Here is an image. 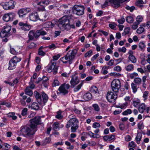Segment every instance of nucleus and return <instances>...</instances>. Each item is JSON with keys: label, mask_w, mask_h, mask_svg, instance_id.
I'll return each instance as SVG.
<instances>
[{"label": "nucleus", "mask_w": 150, "mask_h": 150, "mask_svg": "<svg viewBox=\"0 0 150 150\" xmlns=\"http://www.w3.org/2000/svg\"><path fill=\"white\" fill-rule=\"evenodd\" d=\"M29 18L30 20L33 21H36L40 19L37 12L31 13L29 16Z\"/></svg>", "instance_id": "18"}, {"label": "nucleus", "mask_w": 150, "mask_h": 150, "mask_svg": "<svg viewBox=\"0 0 150 150\" xmlns=\"http://www.w3.org/2000/svg\"><path fill=\"white\" fill-rule=\"evenodd\" d=\"M92 127L94 128H99L100 127V125L99 123L95 122L93 124Z\"/></svg>", "instance_id": "60"}, {"label": "nucleus", "mask_w": 150, "mask_h": 150, "mask_svg": "<svg viewBox=\"0 0 150 150\" xmlns=\"http://www.w3.org/2000/svg\"><path fill=\"white\" fill-rule=\"evenodd\" d=\"M131 86L133 92L135 93L137 91V85L134 83H132Z\"/></svg>", "instance_id": "51"}, {"label": "nucleus", "mask_w": 150, "mask_h": 150, "mask_svg": "<svg viewBox=\"0 0 150 150\" xmlns=\"http://www.w3.org/2000/svg\"><path fill=\"white\" fill-rule=\"evenodd\" d=\"M11 29V27L10 25H7L4 26L0 33L1 37L2 38L9 37L11 35L10 32Z\"/></svg>", "instance_id": "6"}, {"label": "nucleus", "mask_w": 150, "mask_h": 150, "mask_svg": "<svg viewBox=\"0 0 150 150\" xmlns=\"http://www.w3.org/2000/svg\"><path fill=\"white\" fill-rule=\"evenodd\" d=\"M137 126L138 128L140 130L143 129L144 127L143 123L142 122H139L137 124Z\"/></svg>", "instance_id": "49"}, {"label": "nucleus", "mask_w": 150, "mask_h": 150, "mask_svg": "<svg viewBox=\"0 0 150 150\" xmlns=\"http://www.w3.org/2000/svg\"><path fill=\"white\" fill-rule=\"evenodd\" d=\"M26 14L25 11V8H23L20 9L18 12V14L20 18H23Z\"/></svg>", "instance_id": "22"}, {"label": "nucleus", "mask_w": 150, "mask_h": 150, "mask_svg": "<svg viewBox=\"0 0 150 150\" xmlns=\"http://www.w3.org/2000/svg\"><path fill=\"white\" fill-rule=\"evenodd\" d=\"M136 19V22L139 24L140 22H142L143 20V17L142 16H138L137 17Z\"/></svg>", "instance_id": "47"}, {"label": "nucleus", "mask_w": 150, "mask_h": 150, "mask_svg": "<svg viewBox=\"0 0 150 150\" xmlns=\"http://www.w3.org/2000/svg\"><path fill=\"white\" fill-rule=\"evenodd\" d=\"M79 82V79L78 76L74 75L71 76V79L70 83L71 84V87L74 88L77 84Z\"/></svg>", "instance_id": "14"}, {"label": "nucleus", "mask_w": 150, "mask_h": 150, "mask_svg": "<svg viewBox=\"0 0 150 150\" xmlns=\"http://www.w3.org/2000/svg\"><path fill=\"white\" fill-rule=\"evenodd\" d=\"M139 47L140 49V50H142L145 47V45L143 42H140L139 44Z\"/></svg>", "instance_id": "48"}, {"label": "nucleus", "mask_w": 150, "mask_h": 150, "mask_svg": "<svg viewBox=\"0 0 150 150\" xmlns=\"http://www.w3.org/2000/svg\"><path fill=\"white\" fill-rule=\"evenodd\" d=\"M60 85L59 82L57 80H54L52 84V86L53 87H55L57 86H58Z\"/></svg>", "instance_id": "53"}, {"label": "nucleus", "mask_w": 150, "mask_h": 150, "mask_svg": "<svg viewBox=\"0 0 150 150\" xmlns=\"http://www.w3.org/2000/svg\"><path fill=\"white\" fill-rule=\"evenodd\" d=\"M50 2L48 0H42L40 2H38L37 4L41 6H44L48 5L49 4Z\"/></svg>", "instance_id": "25"}, {"label": "nucleus", "mask_w": 150, "mask_h": 150, "mask_svg": "<svg viewBox=\"0 0 150 150\" xmlns=\"http://www.w3.org/2000/svg\"><path fill=\"white\" fill-rule=\"evenodd\" d=\"M69 118L70 120L67 122L66 125V127L69 128L71 127V132H75L79 127V121L75 117V116L73 114L70 115L69 116Z\"/></svg>", "instance_id": "2"}, {"label": "nucleus", "mask_w": 150, "mask_h": 150, "mask_svg": "<svg viewBox=\"0 0 150 150\" xmlns=\"http://www.w3.org/2000/svg\"><path fill=\"white\" fill-rule=\"evenodd\" d=\"M83 81L80 84H79L74 88V91L77 92L79 91L81 88V87L83 84Z\"/></svg>", "instance_id": "43"}, {"label": "nucleus", "mask_w": 150, "mask_h": 150, "mask_svg": "<svg viewBox=\"0 0 150 150\" xmlns=\"http://www.w3.org/2000/svg\"><path fill=\"white\" fill-rule=\"evenodd\" d=\"M91 92L93 93H98V89L97 87L95 86H93L91 88Z\"/></svg>", "instance_id": "27"}, {"label": "nucleus", "mask_w": 150, "mask_h": 150, "mask_svg": "<svg viewBox=\"0 0 150 150\" xmlns=\"http://www.w3.org/2000/svg\"><path fill=\"white\" fill-rule=\"evenodd\" d=\"M48 80V79L47 77L45 76L43 77L42 83L44 87L45 88H47L49 82Z\"/></svg>", "instance_id": "21"}, {"label": "nucleus", "mask_w": 150, "mask_h": 150, "mask_svg": "<svg viewBox=\"0 0 150 150\" xmlns=\"http://www.w3.org/2000/svg\"><path fill=\"white\" fill-rule=\"evenodd\" d=\"M138 76V74L137 73L134 72L132 73L129 76L130 78L132 79L134 78L137 76Z\"/></svg>", "instance_id": "64"}, {"label": "nucleus", "mask_w": 150, "mask_h": 150, "mask_svg": "<svg viewBox=\"0 0 150 150\" xmlns=\"http://www.w3.org/2000/svg\"><path fill=\"white\" fill-rule=\"evenodd\" d=\"M145 106L144 103L141 104L139 107V110L141 113H143L145 110Z\"/></svg>", "instance_id": "29"}, {"label": "nucleus", "mask_w": 150, "mask_h": 150, "mask_svg": "<svg viewBox=\"0 0 150 150\" xmlns=\"http://www.w3.org/2000/svg\"><path fill=\"white\" fill-rule=\"evenodd\" d=\"M3 149L5 150H8L10 147V146L9 144H4V145L2 146Z\"/></svg>", "instance_id": "58"}, {"label": "nucleus", "mask_w": 150, "mask_h": 150, "mask_svg": "<svg viewBox=\"0 0 150 150\" xmlns=\"http://www.w3.org/2000/svg\"><path fill=\"white\" fill-rule=\"evenodd\" d=\"M77 52V50H74L71 51H69L64 57H61L60 59L61 61H63L64 59H65L66 61L69 62V64H71L72 62V60L74 58V57Z\"/></svg>", "instance_id": "4"}, {"label": "nucleus", "mask_w": 150, "mask_h": 150, "mask_svg": "<svg viewBox=\"0 0 150 150\" xmlns=\"http://www.w3.org/2000/svg\"><path fill=\"white\" fill-rule=\"evenodd\" d=\"M128 58L132 63H135L137 62V59L134 55H129Z\"/></svg>", "instance_id": "28"}, {"label": "nucleus", "mask_w": 150, "mask_h": 150, "mask_svg": "<svg viewBox=\"0 0 150 150\" xmlns=\"http://www.w3.org/2000/svg\"><path fill=\"white\" fill-rule=\"evenodd\" d=\"M72 110L77 115H79L81 113V111L80 110H79L76 108H73Z\"/></svg>", "instance_id": "59"}, {"label": "nucleus", "mask_w": 150, "mask_h": 150, "mask_svg": "<svg viewBox=\"0 0 150 150\" xmlns=\"http://www.w3.org/2000/svg\"><path fill=\"white\" fill-rule=\"evenodd\" d=\"M144 27L142 26V25L140 26V27L137 29L136 32L137 33L141 34L144 31L145 29Z\"/></svg>", "instance_id": "31"}, {"label": "nucleus", "mask_w": 150, "mask_h": 150, "mask_svg": "<svg viewBox=\"0 0 150 150\" xmlns=\"http://www.w3.org/2000/svg\"><path fill=\"white\" fill-rule=\"evenodd\" d=\"M19 25L21 26V29L24 31L29 30L31 28V26L27 23L20 22Z\"/></svg>", "instance_id": "17"}, {"label": "nucleus", "mask_w": 150, "mask_h": 150, "mask_svg": "<svg viewBox=\"0 0 150 150\" xmlns=\"http://www.w3.org/2000/svg\"><path fill=\"white\" fill-rule=\"evenodd\" d=\"M132 113V111L130 109H127L122 113V114L124 115H127L128 114H130Z\"/></svg>", "instance_id": "46"}, {"label": "nucleus", "mask_w": 150, "mask_h": 150, "mask_svg": "<svg viewBox=\"0 0 150 150\" xmlns=\"http://www.w3.org/2000/svg\"><path fill=\"white\" fill-rule=\"evenodd\" d=\"M1 5L5 10H10L13 9L15 7L14 2L11 0L8 2L2 3L1 4Z\"/></svg>", "instance_id": "8"}, {"label": "nucleus", "mask_w": 150, "mask_h": 150, "mask_svg": "<svg viewBox=\"0 0 150 150\" xmlns=\"http://www.w3.org/2000/svg\"><path fill=\"white\" fill-rule=\"evenodd\" d=\"M31 108L35 110H38L39 109V106L38 103L35 102L33 103L31 105Z\"/></svg>", "instance_id": "34"}, {"label": "nucleus", "mask_w": 150, "mask_h": 150, "mask_svg": "<svg viewBox=\"0 0 150 150\" xmlns=\"http://www.w3.org/2000/svg\"><path fill=\"white\" fill-rule=\"evenodd\" d=\"M142 26L145 27L146 29H149L150 28V21H147L146 23H142Z\"/></svg>", "instance_id": "45"}, {"label": "nucleus", "mask_w": 150, "mask_h": 150, "mask_svg": "<svg viewBox=\"0 0 150 150\" xmlns=\"http://www.w3.org/2000/svg\"><path fill=\"white\" fill-rule=\"evenodd\" d=\"M15 115L14 112H9L7 114V116L9 117H11L13 120H15L17 119V117Z\"/></svg>", "instance_id": "39"}, {"label": "nucleus", "mask_w": 150, "mask_h": 150, "mask_svg": "<svg viewBox=\"0 0 150 150\" xmlns=\"http://www.w3.org/2000/svg\"><path fill=\"white\" fill-rule=\"evenodd\" d=\"M46 34L47 33L42 29L37 30L36 31L33 30L30 31L28 36L29 40H32L34 39V37L37 38L40 35H44Z\"/></svg>", "instance_id": "3"}, {"label": "nucleus", "mask_w": 150, "mask_h": 150, "mask_svg": "<svg viewBox=\"0 0 150 150\" xmlns=\"http://www.w3.org/2000/svg\"><path fill=\"white\" fill-rule=\"evenodd\" d=\"M83 98L84 100H81V101H88L90 100L92 97L91 94L90 93H88L85 94L83 96Z\"/></svg>", "instance_id": "20"}, {"label": "nucleus", "mask_w": 150, "mask_h": 150, "mask_svg": "<svg viewBox=\"0 0 150 150\" xmlns=\"http://www.w3.org/2000/svg\"><path fill=\"white\" fill-rule=\"evenodd\" d=\"M28 109L27 108H24L22 110L21 115L23 116H25L27 114Z\"/></svg>", "instance_id": "63"}, {"label": "nucleus", "mask_w": 150, "mask_h": 150, "mask_svg": "<svg viewBox=\"0 0 150 150\" xmlns=\"http://www.w3.org/2000/svg\"><path fill=\"white\" fill-rule=\"evenodd\" d=\"M115 137V135H105L104 136L103 138L105 140H111L114 139Z\"/></svg>", "instance_id": "26"}, {"label": "nucleus", "mask_w": 150, "mask_h": 150, "mask_svg": "<svg viewBox=\"0 0 150 150\" xmlns=\"http://www.w3.org/2000/svg\"><path fill=\"white\" fill-rule=\"evenodd\" d=\"M25 93L27 95H28L30 96H31L33 94V92L30 90L28 87L26 88L25 90Z\"/></svg>", "instance_id": "32"}, {"label": "nucleus", "mask_w": 150, "mask_h": 150, "mask_svg": "<svg viewBox=\"0 0 150 150\" xmlns=\"http://www.w3.org/2000/svg\"><path fill=\"white\" fill-rule=\"evenodd\" d=\"M109 67L107 66H104L102 68L101 72L103 74H106L108 73V69L109 68Z\"/></svg>", "instance_id": "35"}, {"label": "nucleus", "mask_w": 150, "mask_h": 150, "mask_svg": "<svg viewBox=\"0 0 150 150\" xmlns=\"http://www.w3.org/2000/svg\"><path fill=\"white\" fill-rule=\"evenodd\" d=\"M116 93L113 91V92L110 91L108 92L106 98L109 102L112 103L115 102L117 97Z\"/></svg>", "instance_id": "10"}, {"label": "nucleus", "mask_w": 150, "mask_h": 150, "mask_svg": "<svg viewBox=\"0 0 150 150\" xmlns=\"http://www.w3.org/2000/svg\"><path fill=\"white\" fill-rule=\"evenodd\" d=\"M142 134L140 133H138L137 137L136 138V140L137 144H139L140 143V141L142 138Z\"/></svg>", "instance_id": "30"}, {"label": "nucleus", "mask_w": 150, "mask_h": 150, "mask_svg": "<svg viewBox=\"0 0 150 150\" xmlns=\"http://www.w3.org/2000/svg\"><path fill=\"white\" fill-rule=\"evenodd\" d=\"M92 106L94 110L96 112H99L100 110V108L98 104L96 103L93 104L92 105Z\"/></svg>", "instance_id": "38"}, {"label": "nucleus", "mask_w": 150, "mask_h": 150, "mask_svg": "<svg viewBox=\"0 0 150 150\" xmlns=\"http://www.w3.org/2000/svg\"><path fill=\"white\" fill-rule=\"evenodd\" d=\"M52 127L53 129L55 131L59 129V123L58 122L54 123Z\"/></svg>", "instance_id": "37"}, {"label": "nucleus", "mask_w": 150, "mask_h": 150, "mask_svg": "<svg viewBox=\"0 0 150 150\" xmlns=\"http://www.w3.org/2000/svg\"><path fill=\"white\" fill-rule=\"evenodd\" d=\"M134 21V19L132 16H128L126 17V21L129 23H132Z\"/></svg>", "instance_id": "44"}, {"label": "nucleus", "mask_w": 150, "mask_h": 150, "mask_svg": "<svg viewBox=\"0 0 150 150\" xmlns=\"http://www.w3.org/2000/svg\"><path fill=\"white\" fill-rule=\"evenodd\" d=\"M56 63L55 62H51L50 65L46 67V70L48 72H51L53 70H54V73L55 74L57 71V69L55 68Z\"/></svg>", "instance_id": "16"}, {"label": "nucleus", "mask_w": 150, "mask_h": 150, "mask_svg": "<svg viewBox=\"0 0 150 150\" xmlns=\"http://www.w3.org/2000/svg\"><path fill=\"white\" fill-rule=\"evenodd\" d=\"M65 30L66 31H69L70 30L71 28H75V26L74 25L72 24L70 25V23H69L68 24H67Z\"/></svg>", "instance_id": "40"}, {"label": "nucleus", "mask_w": 150, "mask_h": 150, "mask_svg": "<svg viewBox=\"0 0 150 150\" xmlns=\"http://www.w3.org/2000/svg\"><path fill=\"white\" fill-rule=\"evenodd\" d=\"M144 1L142 0H139L136 3V5L140 8H142L143 6V4Z\"/></svg>", "instance_id": "41"}, {"label": "nucleus", "mask_w": 150, "mask_h": 150, "mask_svg": "<svg viewBox=\"0 0 150 150\" xmlns=\"http://www.w3.org/2000/svg\"><path fill=\"white\" fill-rule=\"evenodd\" d=\"M40 119V117L36 116L30 119L29 125L22 126L20 127V134L28 139L32 138L37 130V125L41 124Z\"/></svg>", "instance_id": "1"}, {"label": "nucleus", "mask_w": 150, "mask_h": 150, "mask_svg": "<svg viewBox=\"0 0 150 150\" xmlns=\"http://www.w3.org/2000/svg\"><path fill=\"white\" fill-rule=\"evenodd\" d=\"M129 32V29L128 28H126L124 29V32L122 33V35L125 36L126 35L128 34Z\"/></svg>", "instance_id": "54"}, {"label": "nucleus", "mask_w": 150, "mask_h": 150, "mask_svg": "<svg viewBox=\"0 0 150 150\" xmlns=\"http://www.w3.org/2000/svg\"><path fill=\"white\" fill-rule=\"evenodd\" d=\"M15 16L14 13L10 12L5 14L3 17V20L6 22L12 21Z\"/></svg>", "instance_id": "13"}, {"label": "nucleus", "mask_w": 150, "mask_h": 150, "mask_svg": "<svg viewBox=\"0 0 150 150\" xmlns=\"http://www.w3.org/2000/svg\"><path fill=\"white\" fill-rule=\"evenodd\" d=\"M69 22L70 21L69 18L66 16H64L59 19L58 21V26L61 30H65L67 25L68 24Z\"/></svg>", "instance_id": "5"}, {"label": "nucleus", "mask_w": 150, "mask_h": 150, "mask_svg": "<svg viewBox=\"0 0 150 150\" xmlns=\"http://www.w3.org/2000/svg\"><path fill=\"white\" fill-rule=\"evenodd\" d=\"M84 7L83 5H75L72 8L73 13L78 16H81L84 13Z\"/></svg>", "instance_id": "7"}, {"label": "nucleus", "mask_w": 150, "mask_h": 150, "mask_svg": "<svg viewBox=\"0 0 150 150\" xmlns=\"http://www.w3.org/2000/svg\"><path fill=\"white\" fill-rule=\"evenodd\" d=\"M126 48L123 47L122 48H118V50L119 52H123V53H125L126 51Z\"/></svg>", "instance_id": "61"}, {"label": "nucleus", "mask_w": 150, "mask_h": 150, "mask_svg": "<svg viewBox=\"0 0 150 150\" xmlns=\"http://www.w3.org/2000/svg\"><path fill=\"white\" fill-rule=\"evenodd\" d=\"M71 10H65L64 11V13L65 16L69 18V17H71L70 13Z\"/></svg>", "instance_id": "36"}, {"label": "nucleus", "mask_w": 150, "mask_h": 150, "mask_svg": "<svg viewBox=\"0 0 150 150\" xmlns=\"http://www.w3.org/2000/svg\"><path fill=\"white\" fill-rule=\"evenodd\" d=\"M92 51L91 50H89L87 52H86L85 54V57H90L91 56L92 54Z\"/></svg>", "instance_id": "62"}, {"label": "nucleus", "mask_w": 150, "mask_h": 150, "mask_svg": "<svg viewBox=\"0 0 150 150\" xmlns=\"http://www.w3.org/2000/svg\"><path fill=\"white\" fill-rule=\"evenodd\" d=\"M16 64L11 60L9 62V67L8 69L11 70L14 69L16 67Z\"/></svg>", "instance_id": "23"}, {"label": "nucleus", "mask_w": 150, "mask_h": 150, "mask_svg": "<svg viewBox=\"0 0 150 150\" xmlns=\"http://www.w3.org/2000/svg\"><path fill=\"white\" fill-rule=\"evenodd\" d=\"M51 141L50 138L48 137L46 138L43 141V145H45L47 143H49Z\"/></svg>", "instance_id": "55"}, {"label": "nucleus", "mask_w": 150, "mask_h": 150, "mask_svg": "<svg viewBox=\"0 0 150 150\" xmlns=\"http://www.w3.org/2000/svg\"><path fill=\"white\" fill-rule=\"evenodd\" d=\"M21 59V58H18L16 56H15L13 57V58L11 59L13 62L16 63V64L18 62H20Z\"/></svg>", "instance_id": "42"}, {"label": "nucleus", "mask_w": 150, "mask_h": 150, "mask_svg": "<svg viewBox=\"0 0 150 150\" xmlns=\"http://www.w3.org/2000/svg\"><path fill=\"white\" fill-rule=\"evenodd\" d=\"M112 90L115 92H117L120 87V82L119 80L115 79L113 80L111 83Z\"/></svg>", "instance_id": "9"}, {"label": "nucleus", "mask_w": 150, "mask_h": 150, "mask_svg": "<svg viewBox=\"0 0 150 150\" xmlns=\"http://www.w3.org/2000/svg\"><path fill=\"white\" fill-rule=\"evenodd\" d=\"M126 70L128 71H132L134 69V66L132 64H129L125 68Z\"/></svg>", "instance_id": "33"}, {"label": "nucleus", "mask_w": 150, "mask_h": 150, "mask_svg": "<svg viewBox=\"0 0 150 150\" xmlns=\"http://www.w3.org/2000/svg\"><path fill=\"white\" fill-rule=\"evenodd\" d=\"M41 94L42 98V103H43L45 105L48 99V96L44 92H42Z\"/></svg>", "instance_id": "24"}, {"label": "nucleus", "mask_w": 150, "mask_h": 150, "mask_svg": "<svg viewBox=\"0 0 150 150\" xmlns=\"http://www.w3.org/2000/svg\"><path fill=\"white\" fill-rule=\"evenodd\" d=\"M134 81L135 83L139 84L141 82L142 80L140 78H136L134 79Z\"/></svg>", "instance_id": "56"}, {"label": "nucleus", "mask_w": 150, "mask_h": 150, "mask_svg": "<svg viewBox=\"0 0 150 150\" xmlns=\"http://www.w3.org/2000/svg\"><path fill=\"white\" fill-rule=\"evenodd\" d=\"M34 95L38 102L41 104H42V100L41 98V94L37 91H35L34 92Z\"/></svg>", "instance_id": "19"}, {"label": "nucleus", "mask_w": 150, "mask_h": 150, "mask_svg": "<svg viewBox=\"0 0 150 150\" xmlns=\"http://www.w3.org/2000/svg\"><path fill=\"white\" fill-rule=\"evenodd\" d=\"M70 86L68 83H64L62 84L59 87L58 90L60 93L65 95L68 92V90L69 89Z\"/></svg>", "instance_id": "11"}, {"label": "nucleus", "mask_w": 150, "mask_h": 150, "mask_svg": "<svg viewBox=\"0 0 150 150\" xmlns=\"http://www.w3.org/2000/svg\"><path fill=\"white\" fill-rule=\"evenodd\" d=\"M128 103L127 102L125 103H124L122 104L119 106L118 108H120V109H125L126 108L127 106Z\"/></svg>", "instance_id": "52"}, {"label": "nucleus", "mask_w": 150, "mask_h": 150, "mask_svg": "<svg viewBox=\"0 0 150 150\" xmlns=\"http://www.w3.org/2000/svg\"><path fill=\"white\" fill-rule=\"evenodd\" d=\"M2 105H5L6 106L10 107H11V103H10L7 102L6 101H3L1 102V104Z\"/></svg>", "instance_id": "57"}, {"label": "nucleus", "mask_w": 150, "mask_h": 150, "mask_svg": "<svg viewBox=\"0 0 150 150\" xmlns=\"http://www.w3.org/2000/svg\"><path fill=\"white\" fill-rule=\"evenodd\" d=\"M62 112L61 111H59L57 112V115L55 117L58 119H61L63 118V116L61 115Z\"/></svg>", "instance_id": "50"}, {"label": "nucleus", "mask_w": 150, "mask_h": 150, "mask_svg": "<svg viewBox=\"0 0 150 150\" xmlns=\"http://www.w3.org/2000/svg\"><path fill=\"white\" fill-rule=\"evenodd\" d=\"M109 2L112 4L113 7L117 8L119 7V4L116 2V0H105L104 4L101 5V7L103 8L107 6H108Z\"/></svg>", "instance_id": "12"}, {"label": "nucleus", "mask_w": 150, "mask_h": 150, "mask_svg": "<svg viewBox=\"0 0 150 150\" xmlns=\"http://www.w3.org/2000/svg\"><path fill=\"white\" fill-rule=\"evenodd\" d=\"M94 133L92 132L91 131H89L88 134L91 138H98L101 137V136L98 134L100 132V130L98 129H96L94 131Z\"/></svg>", "instance_id": "15"}]
</instances>
